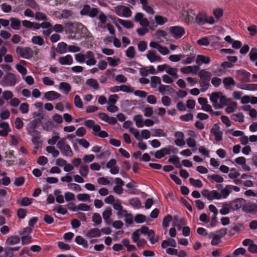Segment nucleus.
Masks as SVG:
<instances>
[{"mask_svg": "<svg viewBox=\"0 0 257 257\" xmlns=\"http://www.w3.org/2000/svg\"><path fill=\"white\" fill-rule=\"evenodd\" d=\"M209 98L213 106L216 109L222 108L226 106L225 111L228 113L233 112L237 108L236 102L227 98L221 92H213L210 95Z\"/></svg>", "mask_w": 257, "mask_h": 257, "instance_id": "1", "label": "nucleus"}, {"mask_svg": "<svg viewBox=\"0 0 257 257\" xmlns=\"http://www.w3.org/2000/svg\"><path fill=\"white\" fill-rule=\"evenodd\" d=\"M198 75L200 78L199 84L202 92L205 91L210 86L209 82L212 76L211 72L205 70L199 71Z\"/></svg>", "mask_w": 257, "mask_h": 257, "instance_id": "2", "label": "nucleus"}, {"mask_svg": "<svg viewBox=\"0 0 257 257\" xmlns=\"http://www.w3.org/2000/svg\"><path fill=\"white\" fill-rule=\"evenodd\" d=\"M57 147L59 149L61 154L67 157H71L73 155V152L70 146L65 143V138L60 140L57 144Z\"/></svg>", "mask_w": 257, "mask_h": 257, "instance_id": "3", "label": "nucleus"}, {"mask_svg": "<svg viewBox=\"0 0 257 257\" xmlns=\"http://www.w3.org/2000/svg\"><path fill=\"white\" fill-rule=\"evenodd\" d=\"M227 233V229L223 228L214 233H211L209 234V238H211V244L212 245H216L220 241V239Z\"/></svg>", "mask_w": 257, "mask_h": 257, "instance_id": "4", "label": "nucleus"}, {"mask_svg": "<svg viewBox=\"0 0 257 257\" xmlns=\"http://www.w3.org/2000/svg\"><path fill=\"white\" fill-rule=\"evenodd\" d=\"M17 54L19 57L29 59L33 56V50L30 47H22L18 46L16 49Z\"/></svg>", "mask_w": 257, "mask_h": 257, "instance_id": "5", "label": "nucleus"}, {"mask_svg": "<svg viewBox=\"0 0 257 257\" xmlns=\"http://www.w3.org/2000/svg\"><path fill=\"white\" fill-rule=\"evenodd\" d=\"M32 231V229L30 227H26L22 231H19L23 245L28 244L31 242L32 237L30 236V234Z\"/></svg>", "mask_w": 257, "mask_h": 257, "instance_id": "6", "label": "nucleus"}, {"mask_svg": "<svg viewBox=\"0 0 257 257\" xmlns=\"http://www.w3.org/2000/svg\"><path fill=\"white\" fill-rule=\"evenodd\" d=\"M115 14L121 17L128 18L132 15L131 10L125 6H117L114 8Z\"/></svg>", "mask_w": 257, "mask_h": 257, "instance_id": "7", "label": "nucleus"}, {"mask_svg": "<svg viewBox=\"0 0 257 257\" xmlns=\"http://www.w3.org/2000/svg\"><path fill=\"white\" fill-rule=\"evenodd\" d=\"M180 18L182 21L186 23H190L193 21L194 17L195 15L194 11L192 10H183L181 13Z\"/></svg>", "mask_w": 257, "mask_h": 257, "instance_id": "8", "label": "nucleus"}, {"mask_svg": "<svg viewBox=\"0 0 257 257\" xmlns=\"http://www.w3.org/2000/svg\"><path fill=\"white\" fill-rule=\"evenodd\" d=\"M202 194L204 197L209 200L213 199L219 200L221 199L220 193L216 190L210 191L208 189H204L202 191Z\"/></svg>", "mask_w": 257, "mask_h": 257, "instance_id": "9", "label": "nucleus"}, {"mask_svg": "<svg viewBox=\"0 0 257 257\" xmlns=\"http://www.w3.org/2000/svg\"><path fill=\"white\" fill-rule=\"evenodd\" d=\"M170 31L172 37L175 39L180 38L185 34V29L181 26L171 27Z\"/></svg>", "mask_w": 257, "mask_h": 257, "instance_id": "10", "label": "nucleus"}, {"mask_svg": "<svg viewBox=\"0 0 257 257\" xmlns=\"http://www.w3.org/2000/svg\"><path fill=\"white\" fill-rule=\"evenodd\" d=\"M149 45L150 47L157 49L158 52L163 55H168L170 53L166 47L160 45L158 42L152 41L150 43Z\"/></svg>", "mask_w": 257, "mask_h": 257, "instance_id": "11", "label": "nucleus"}, {"mask_svg": "<svg viewBox=\"0 0 257 257\" xmlns=\"http://www.w3.org/2000/svg\"><path fill=\"white\" fill-rule=\"evenodd\" d=\"M146 56L151 63L162 61V58L155 51L152 50H149L146 54Z\"/></svg>", "mask_w": 257, "mask_h": 257, "instance_id": "12", "label": "nucleus"}, {"mask_svg": "<svg viewBox=\"0 0 257 257\" xmlns=\"http://www.w3.org/2000/svg\"><path fill=\"white\" fill-rule=\"evenodd\" d=\"M85 62L88 66L94 65L96 63V60L93 52L88 51L84 54Z\"/></svg>", "mask_w": 257, "mask_h": 257, "instance_id": "13", "label": "nucleus"}, {"mask_svg": "<svg viewBox=\"0 0 257 257\" xmlns=\"http://www.w3.org/2000/svg\"><path fill=\"white\" fill-rule=\"evenodd\" d=\"M211 133L215 137V140L217 142H220L222 140L223 133L220 130V127L215 124L211 129Z\"/></svg>", "mask_w": 257, "mask_h": 257, "instance_id": "14", "label": "nucleus"}, {"mask_svg": "<svg viewBox=\"0 0 257 257\" xmlns=\"http://www.w3.org/2000/svg\"><path fill=\"white\" fill-rule=\"evenodd\" d=\"M0 136L5 137L8 134L11 132L10 125L8 122L5 121H0Z\"/></svg>", "mask_w": 257, "mask_h": 257, "instance_id": "15", "label": "nucleus"}, {"mask_svg": "<svg viewBox=\"0 0 257 257\" xmlns=\"http://www.w3.org/2000/svg\"><path fill=\"white\" fill-rule=\"evenodd\" d=\"M199 69V66L197 65L188 66L181 68L180 71L184 74H196Z\"/></svg>", "mask_w": 257, "mask_h": 257, "instance_id": "16", "label": "nucleus"}, {"mask_svg": "<svg viewBox=\"0 0 257 257\" xmlns=\"http://www.w3.org/2000/svg\"><path fill=\"white\" fill-rule=\"evenodd\" d=\"M116 160L112 159L107 162L106 165L107 168L110 169V173L113 175L117 174L119 172V168L116 166Z\"/></svg>", "mask_w": 257, "mask_h": 257, "instance_id": "17", "label": "nucleus"}, {"mask_svg": "<svg viewBox=\"0 0 257 257\" xmlns=\"http://www.w3.org/2000/svg\"><path fill=\"white\" fill-rule=\"evenodd\" d=\"M61 96V95L59 93L52 90L45 92L44 97L48 101H52L59 98Z\"/></svg>", "mask_w": 257, "mask_h": 257, "instance_id": "18", "label": "nucleus"}, {"mask_svg": "<svg viewBox=\"0 0 257 257\" xmlns=\"http://www.w3.org/2000/svg\"><path fill=\"white\" fill-rule=\"evenodd\" d=\"M58 62L62 65H70L73 63L72 56L68 54L65 56H61L59 58Z\"/></svg>", "mask_w": 257, "mask_h": 257, "instance_id": "19", "label": "nucleus"}, {"mask_svg": "<svg viewBox=\"0 0 257 257\" xmlns=\"http://www.w3.org/2000/svg\"><path fill=\"white\" fill-rule=\"evenodd\" d=\"M232 210H237L242 207L244 203V200L241 198H237L229 202Z\"/></svg>", "mask_w": 257, "mask_h": 257, "instance_id": "20", "label": "nucleus"}, {"mask_svg": "<svg viewBox=\"0 0 257 257\" xmlns=\"http://www.w3.org/2000/svg\"><path fill=\"white\" fill-rule=\"evenodd\" d=\"M135 20L139 22L142 26H149V22L148 20L144 17L142 13H138L135 16Z\"/></svg>", "mask_w": 257, "mask_h": 257, "instance_id": "21", "label": "nucleus"}, {"mask_svg": "<svg viewBox=\"0 0 257 257\" xmlns=\"http://www.w3.org/2000/svg\"><path fill=\"white\" fill-rule=\"evenodd\" d=\"M93 133L94 135L98 136L102 138H105L108 137V134L104 131H101L100 126L98 124H95L92 129Z\"/></svg>", "mask_w": 257, "mask_h": 257, "instance_id": "22", "label": "nucleus"}, {"mask_svg": "<svg viewBox=\"0 0 257 257\" xmlns=\"http://www.w3.org/2000/svg\"><path fill=\"white\" fill-rule=\"evenodd\" d=\"M235 82L231 77H225L223 80V84L226 89H231V87L235 85Z\"/></svg>", "mask_w": 257, "mask_h": 257, "instance_id": "23", "label": "nucleus"}, {"mask_svg": "<svg viewBox=\"0 0 257 257\" xmlns=\"http://www.w3.org/2000/svg\"><path fill=\"white\" fill-rule=\"evenodd\" d=\"M210 62V58L204 55H198L196 58V63L199 65H201L202 64H208Z\"/></svg>", "mask_w": 257, "mask_h": 257, "instance_id": "24", "label": "nucleus"}, {"mask_svg": "<svg viewBox=\"0 0 257 257\" xmlns=\"http://www.w3.org/2000/svg\"><path fill=\"white\" fill-rule=\"evenodd\" d=\"M237 74L242 81H249L250 74L244 70H239L236 71Z\"/></svg>", "mask_w": 257, "mask_h": 257, "instance_id": "25", "label": "nucleus"}, {"mask_svg": "<svg viewBox=\"0 0 257 257\" xmlns=\"http://www.w3.org/2000/svg\"><path fill=\"white\" fill-rule=\"evenodd\" d=\"M168 246H170L172 247H176L177 243L175 240L172 238H168L162 241L161 244L162 248H165Z\"/></svg>", "mask_w": 257, "mask_h": 257, "instance_id": "26", "label": "nucleus"}, {"mask_svg": "<svg viewBox=\"0 0 257 257\" xmlns=\"http://www.w3.org/2000/svg\"><path fill=\"white\" fill-rule=\"evenodd\" d=\"M101 235V231L98 228H91L86 233V236L89 238H96Z\"/></svg>", "mask_w": 257, "mask_h": 257, "instance_id": "27", "label": "nucleus"}, {"mask_svg": "<svg viewBox=\"0 0 257 257\" xmlns=\"http://www.w3.org/2000/svg\"><path fill=\"white\" fill-rule=\"evenodd\" d=\"M111 211V208L109 207H107L102 213L103 218L107 224H110L111 222L109 219L112 213Z\"/></svg>", "mask_w": 257, "mask_h": 257, "instance_id": "28", "label": "nucleus"}, {"mask_svg": "<svg viewBox=\"0 0 257 257\" xmlns=\"http://www.w3.org/2000/svg\"><path fill=\"white\" fill-rule=\"evenodd\" d=\"M26 64V62L24 60H21L19 64L16 66V68L18 72L23 75H25L27 73V70L25 65Z\"/></svg>", "mask_w": 257, "mask_h": 257, "instance_id": "29", "label": "nucleus"}, {"mask_svg": "<svg viewBox=\"0 0 257 257\" xmlns=\"http://www.w3.org/2000/svg\"><path fill=\"white\" fill-rule=\"evenodd\" d=\"M59 89L62 90L64 94H68L71 90V86L66 82H60L59 84Z\"/></svg>", "mask_w": 257, "mask_h": 257, "instance_id": "30", "label": "nucleus"}, {"mask_svg": "<svg viewBox=\"0 0 257 257\" xmlns=\"http://www.w3.org/2000/svg\"><path fill=\"white\" fill-rule=\"evenodd\" d=\"M20 241V238L18 235L9 236L6 241V243L9 245H14L18 244Z\"/></svg>", "mask_w": 257, "mask_h": 257, "instance_id": "31", "label": "nucleus"}, {"mask_svg": "<svg viewBox=\"0 0 257 257\" xmlns=\"http://www.w3.org/2000/svg\"><path fill=\"white\" fill-rule=\"evenodd\" d=\"M106 60L111 67H116L120 63V59L117 57H108L106 58Z\"/></svg>", "mask_w": 257, "mask_h": 257, "instance_id": "32", "label": "nucleus"}, {"mask_svg": "<svg viewBox=\"0 0 257 257\" xmlns=\"http://www.w3.org/2000/svg\"><path fill=\"white\" fill-rule=\"evenodd\" d=\"M25 4L26 6L30 7L36 11H38L41 10L40 6L35 0H26Z\"/></svg>", "mask_w": 257, "mask_h": 257, "instance_id": "33", "label": "nucleus"}, {"mask_svg": "<svg viewBox=\"0 0 257 257\" xmlns=\"http://www.w3.org/2000/svg\"><path fill=\"white\" fill-rule=\"evenodd\" d=\"M207 15L204 12L199 13L196 17V22L198 24L201 25L206 23Z\"/></svg>", "mask_w": 257, "mask_h": 257, "instance_id": "34", "label": "nucleus"}, {"mask_svg": "<svg viewBox=\"0 0 257 257\" xmlns=\"http://www.w3.org/2000/svg\"><path fill=\"white\" fill-rule=\"evenodd\" d=\"M56 51L60 54H64L67 52L68 47L66 43L64 42H60L58 43L56 48Z\"/></svg>", "mask_w": 257, "mask_h": 257, "instance_id": "35", "label": "nucleus"}, {"mask_svg": "<svg viewBox=\"0 0 257 257\" xmlns=\"http://www.w3.org/2000/svg\"><path fill=\"white\" fill-rule=\"evenodd\" d=\"M133 120L138 127H143L144 126V119L142 115L137 114L135 115Z\"/></svg>", "mask_w": 257, "mask_h": 257, "instance_id": "36", "label": "nucleus"}, {"mask_svg": "<svg viewBox=\"0 0 257 257\" xmlns=\"http://www.w3.org/2000/svg\"><path fill=\"white\" fill-rule=\"evenodd\" d=\"M166 72L168 75L172 76L174 78L177 79L179 77L177 69L171 67L169 65L168 66Z\"/></svg>", "mask_w": 257, "mask_h": 257, "instance_id": "37", "label": "nucleus"}, {"mask_svg": "<svg viewBox=\"0 0 257 257\" xmlns=\"http://www.w3.org/2000/svg\"><path fill=\"white\" fill-rule=\"evenodd\" d=\"M170 154V150L167 148H164L160 150L157 151L155 153V157L157 159H161L165 156L166 155Z\"/></svg>", "mask_w": 257, "mask_h": 257, "instance_id": "38", "label": "nucleus"}, {"mask_svg": "<svg viewBox=\"0 0 257 257\" xmlns=\"http://www.w3.org/2000/svg\"><path fill=\"white\" fill-rule=\"evenodd\" d=\"M160 84H161V80L159 77L156 76L151 77L150 83L151 87L155 88L159 87Z\"/></svg>", "mask_w": 257, "mask_h": 257, "instance_id": "39", "label": "nucleus"}, {"mask_svg": "<svg viewBox=\"0 0 257 257\" xmlns=\"http://www.w3.org/2000/svg\"><path fill=\"white\" fill-rule=\"evenodd\" d=\"M88 166L86 164H81L80 166L79 173V174L84 178L87 177L89 173Z\"/></svg>", "mask_w": 257, "mask_h": 257, "instance_id": "40", "label": "nucleus"}, {"mask_svg": "<svg viewBox=\"0 0 257 257\" xmlns=\"http://www.w3.org/2000/svg\"><path fill=\"white\" fill-rule=\"evenodd\" d=\"M86 84L89 87L95 90H97L99 88V84L97 81L94 79L90 78L86 80Z\"/></svg>", "mask_w": 257, "mask_h": 257, "instance_id": "41", "label": "nucleus"}, {"mask_svg": "<svg viewBox=\"0 0 257 257\" xmlns=\"http://www.w3.org/2000/svg\"><path fill=\"white\" fill-rule=\"evenodd\" d=\"M232 210L230 203H226L223 205L222 208L220 209L219 212L222 215H226Z\"/></svg>", "mask_w": 257, "mask_h": 257, "instance_id": "42", "label": "nucleus"}, {"mask_svg": "<svg viewBox=\"0 0 257 257\" xmlns=\"http://www.w3.org/2000/svg\"><path fill=\"white\" fill-rule=\"evenodd\" d=\"M242 210L246 213H251L256 210V207L252 203H247L243 205Z\"/></svg>", "mask_w": 257, "mask_h": 257, "instance_id": "43", "label": "nucleus"}, {"mask_svg": "<svg viewBox=\"0 0 257 257\" xmlns=\"http://www.w3.org/2000/svg\"><path fill=\"white\" fill-rule=\"evenodd\" d=\"M59 140L60 136L59 133L57 132H54L53 136L48 141V143L50 145L53 146L55 145L57 142L58 143Z\"/></svg>", "mask_w": 257, "mask_h": 257, "instance_id": "44", "label": "nucleus"}, {"mask_svg": "<svg viewBox=\"0 0 257 257\" xmlns=\"http://www.w3.org/2000/svg\"><path fill=\"white\" fill-rule=\"evenodd\" d=\"M11 26L14 30H19L21 25V21L19 19L15 18H12L10 19Z\"/></svg>", "mask_w": 257, "mask_h": 257, "instance_id": "45", "label": "nucleus"}, {"mask_svg": "<svg viewBox=\"0 0 257 257\" xmlns=\"http://www.w3.org/2000/svg\"><path fill=\"white\" fill-rule=\"evenodd\" d=\"M31 41L33 44L39 46H42L44 44V40L39 36H35L32 37Z\"/></svg>", "mask_w": 257, "mask_h": 257, "instance_id": "46", "label": "nucleus"}, {"mask_svg": "<svg viewBox=\"0 0 257 257\" xmlns=\"http://www.w3.org/2000/svg\"><path fill=\"white\" fill-rule=\"evenodd\" d=\"M126 187L127 188V192L132 194H136V188L137 185L135 182H131L126 185Z\"/></svg>", "mask_w": 257, "mask_h": 257, "instance_id": "47", "label": "nucleus"}, {"mask_svg": "<svg viewBox=\"0 0 257 257\" xmlns=\"http://www.w3.org/2000/svg\"><path fill=\"white\" fill-rule=\"evenodd\" d=\"M98 117L105 122H115L116 119L114 117L110 118L109 116L105 113H100L98 114Z\"/></svg>", "mask_w": 257, "mask_h": 257, "instance_id": "48", "label": "nucleus"}, {"mask_svg": "<svg viewBox=\"0 0 257 257\" xmlns=\"http://www.w3.org/2000/svg\"><path fill=\"white\" fill-rule=\"evenodd\" d=\"M231 118L235 121L242 122L244 121V116L242 113L238 112L231 115Z\"/></svg>", "mask_w": 257, "mask_h": 257, "instance_id": "49", "label": "nucleus"}, {"mask_svg": "<svg viewBox=\"0 0 257 257\" xmlns=\"http://www.w3.org/2000/svg\"><path fill=\"white\" fill-rule=\"evenodd\" d=\"M208 178L212 182L222 183L224 181V179L222 177L219 175H208Z\"/></svg>", "mask_w": 257, "mask_h": 257, "instance_id": "50", "label": "nucleus"}, {"mask_svg": "<svg viewBox=\"0 0 257 257\" xmlns=\"http://www.w3.org/2000/svg\"><path fill=\"white\" fill-rule=\"evenodd\" d=\"M117 22L126 29H130L133 27V24L129 20H124L118 19Z\"/></svg>", "mask_w": 257, "mask_h": 257, "instance_id": "51", "label": "nucleus"}, {"mask_svg": "<svg viewBox=\"0 0 257 257\" xmlns=\"http://www.w3.org/2000/svg\"><path fill=\"white\" fill-rule=\"evenodd\" d=\"M34 17L37 21H47L48 20L46 15L39 11L35 13Z\"/></svg>", "mask_w": 257, "mask_h": 257, "instance_id": "52", "label": "nucleus"}, {"mask_svg": "<svg viewBox=\"0 0 257 257\" xmlns=\"http://www.w3.org/2000/svg\"><path fill=\"white\" fill-rule=\"evenodd\" d=\"M231 193V191L229 188V186L228 185H226L225 187L222 189L220 193V195L221 198H226L230 193Z\"/></svg>", "mask_w": 257, "mask_h": 257, "instance_id": "53", "label": "nucleus"}, {"mask_svg": "<svg viewBox=\"0 0 257 257\" xmlns=\"http://www.w3.org/2000/svg\"><path fill=\"white\" fill-rule=\"evenodd\" d=\"M6 80L7 83L10 86L14 85L16 83V77L14 74L12 73H10L7 76Z\"/></svg>", "mask_w": 257, "mask_h": 257, "instance_id": "54", "label": "nucleus"}, {"mask_svg": "<svg viewBox=\"0 0 257 257\" xmlns=\"http://www.w3.org/2000/svg\"><path fill=\"white\" fill-rule=\"evenodd\" d=\"M75 241L78 244L81 245L84 247L87 248L88 246L87 241L81 236H77L75 237Z\"/></svg>", "mask_w": 257, "mask_h": 257, "instance_id": "55", "label": "nucleus"}, {"mask_svg": "<svg viewBox=\"0 0 257 257\" xmlns=\"http://www.w3.org/2000/svg\"><path fill=\"white\" fill-rule=\"evenodd\" d=\"M46 150L48 153L51 154L53 157H56L60 154L59 151L53 146L47 147Z\"/></svg>", "mask_w": 257, "mask_h": 257, "instance_id": "56", "label": "nucleus"}, {"mask_svg": "<svg viewBox=\"0 0 257 257\" xmlns=\"http://www.w3.org/2000/svg\"><path fill=\"white\" fill-rule=\"evenodd\" d=\"M33 201V199L32 198L24 197L22 198L21 201H18V203L21 206H27L32 204Z\"/></svg>", "mask_w": 257, "mask_h": 257, "instance_id": "57", "label": "nucleus"}, {"mask_svg": "<svg viewBox=\"0 0 257 257\" xmlns=\"http://www.w3.org/2000/svg\"><path fill=\"white\" fill-rule=\"evenodd\" d=\"M168 161L173 164L177 168H180L181 167L179 158L176 156H172L170 157Z\"/></svg>", "mask_w": 257, "mask_h": 257, "instance_id": "58", "label": "nucleus"}, {"mask_svg": "<svg viewBox=\"0 0 257 257\" xmlns=\"http://www.w3.org/2000/svg\"><path fill=\"white\" fill-rule=\"evenodd\" d=\"M38 124V121L37 120H33L31 121L26 126V130L28 133H30L32 131L36 130V128Z\"/></svg>", "mask_w": 257, "mask_h": 257, "instance_id": "59", "label": "nucleus"}, {"mask_svg": "<svg viewBox=\"0 0 257 257\" xmlns=\"http://www.w3.org/2000/svg\"><path fill=\"white\" fill-rule=\"evenodd\" d=\"M130 204L135 208H139L141 207V202L139 198H134L129 200Z\"/></svg>", "mask_w": 257, "mask_h": 257, "instance_id": "60", "label": "nucleus"}, {"mask_svg": "<svg viewBox=\"0 0 257 257\" xmlns=\"http://www.w3.org/2000/svg\"><path fill=\"white\" fill-rule=\"evenodd\" d=\"M148 236L149 237L150 241L152 244H154L159 240L158 236L155 235L154 231L152 230H150V232L149 233V235Z\"/></svg>", "mask_w": 257, "mask_h": 257, "instance_id": "61", "label": "nucleus"}, {"mask_svg": "<svg viewBox=\"0 0 257 257\" xmlns=\"http://www.w3.org/2000/svg\"><path fill=\"white\" fill-rule=\"evenodd\" d=\"M240 176V173L235 168H231L230 170L228 177L231 179H235Z\"/></svg>", "mask_w": 257, "mask_h": 257, "instance_id": "62", "label": "nucleus"}, {"mask_svg": "<svg viewBox=\"0 0 257 257\" xmlns=\"http://www.w3.org/2000/svg\"><path fill=\"white\" fill-rule=\"evenodd\" d=\"M126 56L130 58H133L135 56V48L133 46L129 47L125 51Z\"/></svg>", "mask_w": 257, "mask_h": 257, "instance_id": "63", "label": "nucleus"}, {"mask_svg": "<svg viewBox=\"0 0 257 257\" xmlns=\"http://www.w3.org/2000/svg\"><path fill=\"white\" fill-rule=\"evenodd\" d=\"M249 57L251 61H255L257 60V50L255 48L251 49L249 52Z\"/></svg>", "mask_w": 257, "mask_h": 257, "instance_id": "64", "label": "nucleus"}]
</instances>
